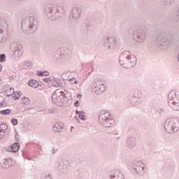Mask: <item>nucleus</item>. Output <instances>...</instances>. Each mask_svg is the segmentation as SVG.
I'll list each match as a JSON object with an SVG mask.
<instances>
[{
	"label": "nucleus",
	"instance_id": "obj_44",
	"mask_svg": "<svg viewBox=\"0 0 179 179\" xmlns=\"http://www.w3.org/2000/svg\"><path fill=\"white\" fill-rule=\"evenodd\" d=\"M2 83H3L2 78H1V77H0V85H2Z\"/></svg>",
	"mask_w": 179,
	"mask_h": 179
},
{
	"label": "nucleus",
	"instance_id": "obj_34",
	"mask_svg": "<svg viewBox=\"0 0 179 179\" xmlns=\"http://www.w3.org/2000/svg\"><path fill=\"white\" fill-rule=\"evenodd\" d=\"M20 93L21 92H17L13 93V97L14 100H19V99H20V96H21Z\"/></svg>",
	"mask_w": 179,
	"mask_h": 179
},
{
	"label": "nucleus",
	"instance_id": "obj_24",
	"mask_svg": "<svg viewBox=\"0 0 179 179\" xmlns=\"http://www.w3.org/2000/svg\"><path fill=\"white\" fill-rule=\"evenodd\" d=\"M62 78L64 80H69L72 78V72L66 71L62 74Z\"/></svg>",
	"mask_w": 179,
	"mask_h": 179
},
{
	"label": "nucleus",
	"instance_id": "obj_38",
	"mask_svg": "<svg viewBox=\"0 0 179 179\" xmlns=\"http://www.w3.org/2000/svg\"><path fill=\"white\" fill-rule=\"evenodd\" d=\"M11 123L13 124V125H17V119H12Z\"/></svg>",
	"mask_w": 179,
	"mask_h": 179
},
{
	"label": "nucleus",
	"instance_id": "obj_39",
	"mask_svg": "<svg viewBox=\"0 0 179 179\" xmlns=\"http://www.w3.org/2000/svg\"><path fill=\"white\" fill-rule=\"evenodd\" d=\"M43 82H45V83H50V77L48 78H45Z\"/></svg>",
	"mask_w": 179,
	"mask_h": 179
},
{
	"label": "nucleus",
	"instance_id": "obj_48",
	"mask_svg": "<svg viewBox=\"0 0 179 179\" xmlns=\"http://www.w3.org/2000/svg\"><path fill=\"white\" fill-rule=\"evenodd\" d=\"M9 96H12V94H6V96H7V97H9Z\"/></svg>",
	"mask_w": 179,
	"mask_h": 179
},
{
	"label": "nucleus",
	"instance_id": "obj_10",
	"mask_svg": "<svg viewBox=\"0 0 179 179\" xmlns=\"http://www.w3.org/2000/svg\"><path fill=\"white\" fill-rule=\"evenodd\" d=\"M101 43L107 50H115L117 47V41L113 37H104Z\"/></svg>",
	"mask_w": 179,
	"mask_h": 179
},
{
	"label": "nucleus",
	"instance_id": "obj_23",
	"mask_svg": "<svg viewBox=\"0 0 179 179\" xmlns=\"http://www.w3.org/2000/svg\"><path fill=\"white\" fill-rule=\"evenodd\" d=\"M63 100V104H71L72 103V96L69 93L64 94Z\"/></svg>",
	"mask_w": 179,
	"mask_h": 179
},
{
	"label": "nucleus",
	"instance_id": "obj_47",
	"mask_svg": "<svg viewBox=\"0 0 179 179\" xmlns=\"http://www.w3.org/2000/svg\"><path fill=\"white\" fill-rule=\"evenodd\" d=\"M2 71V64H0V72Z\"/></svg>",
	"mask_w": 179,
	"mask_h": 179
},
{
	"label": "nucleus",
	"instance_id": "obj_50",
	"mask_svg": "<svg viewBox=\"0 0 179 179\" xmlns=\"http://www.w3.org/2000/svg\"><path fill=\"white\" fill-rule=\"evenodd\" d=\"M27 129H29V127H27Z\"/></svg>",
	"mask_w": 179,
	"mask_h": 179
},
{
	"label": "nucleus",
	"instance_id": "obj_30",
	"mask_svg": "<svg viewBox=\"0 0 179 179\" xmlns=\"http://www.w3.org/2000/svg\"><path fill=\"white\" fill-rule=\"evenodd\" d=\"M8 129V126L6 124H0V134H5V131Z\"/></svg>",
	"mask_w": 179,
	"mask_h": 179
},
{
	"label": "nucleus",
	"instance_id": "obj_5",
	"mask_svg": "<svg viewBox=\"0 0 179 179\" xmlns=\"http://www.w3.org/2000/svg\"><path fill=\"white\" fill-rule=\"evenodd\" d=\"M169 106L174 110L179 111V90H173L169 94Z\"/></svg>",
	"mask_w": 179,
	"mask_h": 179
},
{
	"label": "nucleus",
	"instance_id": "obj_9",
	"mask_svg": "<svg viewBox=\"0 0 179 179\" xmlns=\"http://www.w3.org/2000/svg\"><path fill=\"white\" fill-rule=\"evenodd\" d=\"M64 96H65V92H64L60 89L55 91L52 94V101L57 106H64Z\"/></svg>",
	"mask_w": 179,
	"mask_h": 179
},
{
	"label": "nucleus",
	"instance_id": "obj_40",
	"mask_svg": "<svg viewBox=\"0 0 179 179\" xmlns=\"http://www.w3.org/2000/svg\"><path fill=\"white\" fill-rule=\"evenodd\" d=\"M176 19H179V10H178L176 13Z\"/></svg>",
	"mask_w": 179,
	"mask_h": 179
},
{
	"label": "nucleus",
	"instance_id": "obj_28",
	"mask_svg": "<svg viewBox=\"0 0 179 179\" xmlns=\"http://www.w3.org/2000/svg\"><path fill=\"white\" fill-rule=\"evenodd\" d=\"M69 82H70L71 85H79L80 83V81L73 77H71L69 80Z\"/></svg>",
	"mask_w": 179,
	"mask_h": 179
},
{
	"label": "nucleus",
	"instance_id": "obj_29",
	"mask_svg": "<svg viewBox=\"0 0 179 179\" xmlns=\"http://www.w3.org/2000/svg\"><path fill=\"white\" fill-rule=\"evenodd\" d=\"M22 66H24V69H29V68H31L32 66L31 63L27 61L22 62Z\"/></svg>",
	"mask_w": 179,
	"mask_h": 179
},
{
	"label": "nucleus",
	"instance_id": "obj_11",
	"mask_svg": "<svg viewBox=\"0 0 179 179\" xmlns=\"http://www.w3.org/2000/svg\"><path fill=\"white\" fill-rule=\"evenodd\" d=\"M129 101L133 106H139L141 104L143 101V93H142V91L139 90H136Z\"/></svg>",
	"mask_w": 179,
	"mask_h": 179
},
{
	"label": "nucleus",
	"instance_id": "obj_19",
	"mask_svg": "<svg viewBox=\"0 0 179 179\" xmlns=\"http://www.w3.org/2000/svg\"><path fill=\"white\" fill-rule=\"evenodd\" d=\"M126 146L127 149H134L136 146V138L135 137L127 138Z\"/></svg>",
	"mask_w": 179,
	"mask_h": 179
},
{
	"label": "nucleus",
	"instance_id": "obj_17",
	"mask_svg": "<svg viewBox=\"0 0 179 179\" xmlns=\"http://www.w3.org/2000/svg\"><path fill=\"white\" fill-rule=\"evenodd\" d=\"M110 179H125L122 171L119 169H114L110 175Z\"/></svg>",
	"mask_w": 179,
	"mask_h": 179
},
{
	"label": "nucleus",
	"instance_id": "obj_46",
	"mask_svg": "<svg viewBox=\"0 0 179 179\" xmlns=\"http://www.w3.org/2000/svg\"><path fill=\"white\" fill-rule=\"evenodd\" d=\"M77 97L80 99L82 97V95L81 94H78Z\"/></svg>",
	"mask_w": 179,
	"mask_h": 179
},
{
	"label": "nucleus",
	"instance_id": "obj_33",
	"mask_svg": "<svg viewBox=\"0 0 179 179\" xmlns=\"http://www.w3.org/2000/svg\"><path fill=\"white\" fill-rule=\"evenodd\" d=\"M41 179H52V175L50 173H44L42 176Z\"/></svg>",
	"mask_w": 179,
	"mask_h": 179
},
{
	"label": "nucleus",
	"instance_id": "obj_42",
	"mask_svg": "<svg viewBox=\"0 0 179 179\" xmlns=\"http://www.w3.org/2000/svg\"><path fill=\"white\" fill-rule=\"evenodd\" d=\"M79 106V101H76L75 103V107H78Z\"/></svg>",
	"mask_w": 179,
	"mask_h": 179
},
{
	"label": "nucleus",
	"instance_id": "obj_49",
	"mask_svg": "<svg viewBox=\"0 0 179 179\" xmlns=\"http://www.w3.org/2000/svg\"><path fill=\"white\" fill-rule=\"evenodd\" d=\"M1 106H2V104H1V105H0V107H1Z\"/></svg>",
	"mask_w": 179,
	"mask_h": 179
},
{
	"label": "nucleus",
	"instance_id": "obj_22",
	"mask_svg": "<svg viewBox=\"0 0 179 179\" xmlns=\"http://www.w3.org/2000/svg\"><path fill=\"white\" fill-rule=\"evenodd\" d=\"M61 58L63 59H69L71 58V50L64 49L62 51L60 55Z\"/></svg>",
	"mask_w": 179,
	"mask_h": 179
},
{
	"label": "nucleus",
	"instance_id": "obj_4",
	"mask_svg": "<svg viewBox=\"0 0 179 179\" xmlns=\"http://www.w3.org/2000/svg\"><path fill=\"white\" fill-rule=\"evenodd\" d=\"M164 127L167 134H175V132H178L179 119L177 117H169L165 121Z\"/></svg>",
	"mask_w": 179,
	"mask_h": 179
},
{
	"label": "nucleus",
	"instance_id": "obj_12",
	"mask_svg": "<svg viewBox=\"0 0 179 179\" xmlns=\"http://www.w3.org/2000/svg\"><path fill=\"white\" fill-rule=\"evenodd\" d=\"M134 41L138 44H142L146 41V33L143 31L136 30L134 34Z\"/></svg>",
	"mask_w": 179,
	"mask_h": 179
},
{
	"label": "nucleus",
	"instance_id": "obj_16",
	"mask_svg": "<svg viewBox=\"0 0 179 179\" xmlns=\"http://www.w3.org/2000/svg\"><path fill=\"white\" fill-rule=\"evenodd\" d=\"M23 54H24V49H23V46L20 44H17L15 47L13 57L15 59H20V58L23 57Z\"/></svg>",
	"mask_w": 179,
	"mask_h": 179
},
{
	"label": "nucleus",
	"instance_id": "obj_26",
	"mask_svg": "<svg viewBox=\"0 0 179 179\" xmlns=\"http://www.w3.org/2000/svg\"><path fill=\"white\" fill-rule=\"evenodd\" d=\"M76 113H78V117L80 118V120H82V121H85L86 120V113H85V112L83 111H76Z\"/></svg>",
	"mask_w": 179,
	"mask_h": 179
},
{
	"label": "nucleus",
	"instance_id": "obj_2",
	"mask_svg": "<svg viewBox=\"0 0 179 179\" xmlns=\"http://www.w3.org/2000/svg\"><path fill=\"white\" fill-rule=\"evenodd\" d=\"M120 65L126 69L134 68L136 65V57L128 50L123 51L119 57Z\"/></svg>",
	"mask_w": 179,
	"mask_h": 179
},
{
	"label": "nucleus",
	"instance_id": "obj_7",
	"mask_svg": "<svg viewBox=\"0 0 179 179\" xmlns=\"http://www.w3.org/2000/svg\"><path fill=\"white\" fill-rule=\"evenodd\" d=\"M99 124L105 128H110L114 125V119L109 112L101 113L99 116Z\"/></svg>",
	"mask_w": 179,
	"mask_h": 179
},
{
	"label": "nucleus",
	"instance_id": "obj_18",
	"mask_svg": "<svg viewBox=\"0 0 179 179\" xmlns=\"http://www.w3.org/2000/svg\"><path fill=\"white\" fill-rule=\"evenodd\" d=\"M13 162L10 158L1 159L0 167H1V169H9V167H12Z\"/></svg>",
	"mask_w": 179,
	"mask_h": 179
},
{
	"label": "nucleus",
	"instance_id": "obj_6",
	"mask_svg": "<svg viewBox=\"0 0 179 179\" xmlns=\"http://www.w3.org/2000/svg\"><path fill=\"white\" fill-rule=\"evenodd\" d=\"M90 87L91 91L94 94H101V93L106 92V82L103 80L96 79L92 83Z\"/></svg>",
	"mask_w": 179,
	"mask_h": 179
},
{
	"label": "nucleus",
	"instance_id": "obj_14",
	"mask_svg": "<svg viewBox=\"0 0 179 179\" xmlns=\"http://www.w3.org/2000/svg\"><path fill=\"white\" fill-rule=\"evenodd\" d=\"M82 15V9L80 8L75 7L72 9L69 19L71 22H76L80 19V16Z\"/></svg>",
	"mask_w": 179,
	"mask_h": 179
},
{
	"label": "nucleus",
	"instance_id": "obj_20",
	"mask_svg": "<svg viewBox=\"0 0 179 179\" xmlns=\"http://www.w3.org/2000/svg\"><path fill=\"white\" fill-rule=\"evenodd\" d=\"M64 127L62 122H57L53 126V130L55 132H62V129H64Z\"/></svg>",
	"mask_w": 179,
	"mask_h": 179
},
{
	"label": "nucleus",
	"instance_id": "obj_15",
	"mask_svg": "<svg viewBox=\"0 0 179 179\" xmlns=\"http://www.w3.org/2000/svg\"><path fill=\"white\" fill-rule=\"evenodd\" d=\"M134 166L136 167L134 168L135 171L137 174L141 176V174H143L145 173V169H146V164L143 163L142 161H138L134 162Z\"/></svg>",
	"mask_w": 179,
	"mask_h": 179
},
{
	"label": "nucleus",
	"instance_id": "obj_41",
	"mask_svg": "<svg viewBox=\"0 0 179 179\" xmlns=\"http://www.w3.org/2000/svg\"><path fill=\"white\" fill-rule=\"evenodd\" d=\"M52 153H53V155H55V153H57V150L55 148H52Z\"/></svg>",
	"mask_w": 179,
	"mask_h": 179
},
{
	"label": "nucleus",
	"instance_id": "obj_8",
	"mask_svg": "<svg viewBox=\"0 0 179 179\" xmlns=\"http://www.w3.org/2000/svg\"><path fill=\"white\" fill-rule=\"evenodd\" d=\"M8 38H9L8 24L4 20L0 19V43H5Z\"/></svg>",
	"mask_w": 179,
	"mask_h": 179
},
{
	"label": "nucleus",
	"instance_id": "obj_37",
	"mask_svg": "<svg viewBox=\"0 0 179 179\" xmlns=\"http://www.w3.org/2000/svg\"><path fill=\"white\" fill-rule=\"evenodd\" d=\"M49 82H50V83H53V85H55L57 80H55V78L54 77H49Z\"/></svg>",
	"mask_w": 179,
	"mask_h": 179
},
{
	"label": "nucleus",
	"instance_id": "obj_27",
	"mask_svg": "<svg viewBox=\"0 0 179 179\" xmlns=\"http://www.w3.org/2000/svg\"><path fill=\"white\" fill-rule=\"evenodd\" d=\"M21 103L22 104H24V106H29L30 104V99L26 96H23L21 99Z\"/></svg>",
	"mask_w": 179,
	"mask_h": 179
},
{
	"label": "nucleus",
	"instance_id": "obj_35",
	"mask_svg": "<svg viewBox=\"0 0 179 179\" xmlns=\"http://www.w3.org/2000/svg\"><path fill=\"white\" fill-rule=\"evenodd\" d=\"M49 75H50V73L47 71L38 73V76H48Z\"/></svg>",
	"mask_w": 179,
	"mask_h": 179
},
{
	"label": "nucleus",
	"instance_id": "obj_13",
	"mask_svg": "<svg viewBox=\"0 0 179 179\" xmlns=\"http://www.w3.org/2000/svg\"><path fill=\"white\" fill-rule=\"evenodd\" d=\"M155 43L157 45H171V40L164 35H158L155 38Z\"/></svg>",
	"mask_w": 179,
	"mask_h": 179
},
{
	"label": "nucleus",
	"instance_id": "obj_45",
	"mask_svg": "<svg viewBox=\"0 0 179 179\" xmlns=\"http://www.w3.org/2000/svg\"><path fill=\"white\" fill-rule=\"evenodd\" d=\"M10 92H15V90L13 88L10 87Z\"/></svg>",
	"mask_w": 179,
	"mask_h": 179
},
{
	"label": "nucleus",
	"instance_id": "obj_36",
	"mask_svg": "<svg viewBox=\"0 0 179 179\" xmlns=\"http://www.w3.org/2000/svg\"><path fill=\"white\" fill-rule=\"evenodd\" d=\"M6 61V55L5 54H2L0 55V62H5Z\"/></svg>",
	"mask_w": 179,
	"mask_h": 179
},
{
	"label": "nucleus",
	"instance_id": "obj_25",
	"mask_svg": "<svg viewBox=\"0 0 179 179\" xmlns=\"http://www.w3.org/2000/svg\"><path fill=\"white\" fill-rule=\"evenodd\" d=\"M28 85L34 89H37V87H38V82H37L36 80H30Z\"/></svg>",
	"mask_w": 179,
	"mask_h": 179
},
{
	"label": "nucleus",
	"instance_id": "obj_1",
	"mask_svg": "<svg viewBox=\"0 0 179 179\" xmlns=\"http://www.w3.org/2000/svg\"><path fill=\"white\" fill-rule=\"evenodd\" d=\"M44 13L48 19L51 20H57L62 17L64 13V8L54 4H47L44 7Z\"/></svg>",
	"mask_w": 179,
	"mask_h": 179
},
{
	"label": "nucleus",
	"instance_id": "obj_51",
	"mask_svg": "<svg viewBox=\"0 0 179 179\" xmlns=\"http://www.w3.org/2000/svg\"><path fill=\"white\" fill-rule=\"evenodd\" d=\"M20 1H23V0H20Z\"/></svg>",
	"mask_w": 179,
	"mask_h": 179
},
{
	"label": "nucleus",
	"instance_id": "obj_43",
	"mask_svg": "<svg viewBox=\"0 0 179 179\" xmlns=\"http://www.w3.org/2000/svg\"><path fill=\"white\" fill-rule=\"evenodd\" d=\"M49 113H50V114H52V113H54V110L50 109V110H49Z\"/></svg>",
	"mask_w": 179,
	"mask_h": 179
},
{
	"label": "nucleus",
	"instance_id": "obj_21",
	"mask_svg": "<svg viewBox=\"0 0 179 179\" xmlns=\"http://www.w3.org/2000/svg\"><path fill=\"white\" fill-rule=\"evenodd\" d=\"M19 148H20V144H19V143H15L13 145L8 147L6 151L12 152L13 153H16V152L19 150Z\"/></svg>",
	"mask_w": 179,
	"mask_h": 179
},
{
	"label": "nucleus",
	"instance_id": "obj_3",
	"mask_svg": "<svg viewBox=\"0 0 179 179\" xmlns=\"http://www.w3.org/2000/svg\"><path fill=\"white\" fill-rule=\"evenodd\" d=\"M22 29L27 34H33L38 29V22L34 17H29L22 22Z\"/></svg>",
	"mask_w": 179,
	"mask_h": 179
},
{
	"label": "nucleus",
	"instance_id": "obj_31",
	"mask_svg": "<svg viewBox=\"0 0 179 179\" xmlns=\"http://www.w3.org/2000/svg\"><path fill=\"white\" fill-rule=\"evenodd\" d=\"M174 2H176V0H164L163 4L167 6L171 5V3H174Z\"/></svg>",
	"mask_w": 179,
	"mask_h": 179
},
{
	"label": "nucleus",
	"instance_id": "obj_32",
	"mask_svg": "<svg viewBox=\"0 0 179 179\" xmlns=\"http://www.w3.org/2000/svg\"><path fill=\"white\" fill-rule=\"evenodd\" d=\"M0 114L1 115H9V114H10V109H6V110H1Z\"/></svg>",
	"mask_w": 179,
	"mask_h": 179
}]
</instances>
